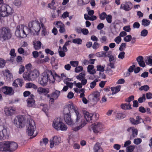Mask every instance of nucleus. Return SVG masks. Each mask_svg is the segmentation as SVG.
Listing matches in <instances>:
<instances>
[{
  "label": "nucleus",
  "instance_id": "obj_1",
  "mask_svg": "<svg viewBox=\"0 0 152 152\" xmlns=\"http://www.w3.org/2000/svg\"><path fill=\"white\" fill-rule=\"evenodd\" d=\"M74 112L73 120L75 123L79 125V126L73 128L75 131L79 130L85 125L86 122L83 120L82 115L78 111L77 108L72 104H69L64 106L63 110L64 115L70 114V113Z\"/></svg>",
  "mask_w": 152,
  "mask_h": 152
},
{
  "label": "nucleus",
  "instance_id": "obj_2",
  "mask_svg": "<svg viewBox=\"0 0 152 152\" xmlns=\"http://www.w3.org/2000/svg\"><path fill=\"white\" fill-rule=\"evenodd\" d=\"M43 24L42 22L35 21L33 23H30L28 24L30 33L31 35H38L41 28H43Z\"/></svg>",
  "mask_w": 152,
  "mask_h": 152
},
{
  "label": "nucleus",
  "instance_id": "obj_3",
  "mask_svg": "<svg viewBox=\"0 0 152 152\" xmlns=\"http://www.w3.org/2000/svg\"><path fill=\"white\" fill-rule=\"evenodd\" d=\"M30 32L29 28L27 26L21 25L17 26L15 34L18 37L25 38L30 34Z\"/></svg>",
  "mask_w": 152,
  "mask_h": 152
},
{
  "label": "nucleus",
  "instance_id": "obj_4",
  "mask_svg": "<svg viewBox=\"0 0 152 152\" xmlns=\"http://www.w3.org/2000/svg\"><path fill=\"white\" fill-rule=\"evenodd\" d=\"M13 10L10 6L5 7L4 6L0 7V22L2 23L4 21L5 17L11 15Z\"/></svg>",
  "mask_w": 152,
  "mask_h": 152
},
{
  "label": "nucleus",
  "instance_id": "obj_5",
  "mask_svg": "<svg viewBox=\"0 0 152 152\" xmlns=\"http://www.w3.org/2000/svg\"><path fill=\"white\" fill-rule=\"evenodd\" d=\"M53 126L57 131H65L68 129L67 126L64 122L60 118H58L54 119L53 122Z\"/></svg>",
  "mask_w": 152,
  "mask_h": 152
},
{
  "label": "nucleus",
  "instance_id": "obj_6",
  "mask_svg": "<svg viewBox=\"0 0 152 152\" xmlns=\"http://www.w3.org/2000/svg\"><path fill=\"white\" fill-rule=\"evenodd\" d=\"M39 75V71L34 69L30 71L29 73L25 72L23 74V77L25 80L33 81L36 79Z\"/></svg>",
  "mask_w": 152,
  "mask_h": 152
},
{
  "label": "nucleus",
  "instance_id": "obj_7",
  "mask_svg": "<svg viewBox=\"0 0 152 152\" xmlns=\"http://www.w3.org/2000/svg\"><path fill=\"white\" fill-rule=\"evenodd\" d=\"M12 36L10 30L8 28L3 27L0 28V39L8 40L11 38Z\"/></svg>",
  "mask_w": 152,
  "mask_h": 152
},
{
  "label": "nucleus",
  "instance_id": "obj_8",
  "mask_svg": "<svg viewBox=\"0 0 152 152\" xmlns=\"http://www.w3.org/2000/svg\"><path fill=\"white\" fill-rule=\"evenodd\" d=\"M13 123L15 126L20 128H23L26 124V121L24 117L19 115L14 119Z\"/></svg>",
  "mask_w": 152,
  "mask_h": 152
},
{
  "label": "nucleus",
  "instance_id": "obj_9",
  "mask_svg": "<svg viewBox=\"0 0 152 152\" xmlns=\"http://www.w3.org/2000/svg\"><path fill=\"white\" fill-rule=\"evenodd\" d=\"M27 132L29 136L33 135L35 130L36 129L35 123L33 120L30 119L27 122Z\"/></svg>",
  "mask_w": 152,
  "mask_h": 152
},
{
  "label": "nucleus",
  "instance_id": "obj_10",
  "mask_svg": "<svg viewBox=\"0 0 152 152\" xmlns=\"http://www.w3.org/2000/svg\"><path fill=\"white\" fill-rule=\"evenodd\" d=\"M91 127L94 132L97 133H101L102 131L103 125L101 123L96 122L91 125Z\"/></svg>",
  "mask_w": 152,
  "mask_h": 152
},
{
  "label": "nucleus",
  "instance_id": "obj_11",
  "mask_svg": "<svg viewBox=\"0 0 152 152\" xmlns=\"http://www.w3.org/2000/svg\"><path fill=\"white\" fill-rule=\"evenodd\" d=\"M9 131L6 126L3 125H0V140H3L8 136Z\"/></svg>",
  "mask_w": 152,
  "mask_h": 152
},
{
  "label": "nucleus",
  "instance_id": "obj_12",
  "mask_svg": "<svg viewBox=\"0 0 152 152\" xmlns=\"http://www.w3.org/2000/svg\"><path fill=\"white\" fill-rule=\"evenodd\" d=\"M0 91L5 95L11 96L14 93L12 88L10 87L4 86L0 89Z\"/></svg>",
  "mask_w": 152,
  "mask_h": 152
},
{
  "label": "nucleus",
  "instance_id": "obj_13",
  "mask_svg": "<svg viewBox=\"0 0 152 152\" xmlns=\"http://www.w3.org/2000/svg\"><path fill=\"white\" fill-rule=\"evenodd\" d=\"M61 142V138L57 136L53 137L50 140V147L52 148L54 146L58 145Z\"/></svg>",
  "mask_w": 152,
  "mask_h": 152
},
{
  "label": "nucleus",
  "instance_id": "obj_14",
  "mask_svg": "<svg viewBox=\"0 0 152 152\" xmlns=\"http://www.w3.org/2000/svg\"><path fill=\"white\" fill-rule=\"evenodd\" d=\"M100 95L98 92H95L90 94L89 98L94 104L96 103L99 100Z\"/></svg>",
  "mask_w": 152,
  "mask_h": 152
},
{
  "label": "nucleus",
  "instance_id": "obj_15",
  "mask_svg": "<svg viewBox=\"0 0 152 152\" xmlns=\"http://www.w3.org/2000/svg\"><path fill=\"white\" fill-rule=\"evenodd\" d=\"M56 27L59 28V31L61 33L65 34L66 32L65 26L61 21H57L54 22Z\"/></svg>",
  "mask_w": 152,
  "mask_h": 152
},
{
  "label": "nucleus",
  "instance_id": "obj_16",
  "mask_svg": "<svg viewBox=\"0 0 152 152\" xmlns=\"http://www.w3.org/2000/svg\"><path fill=\"white\" fill-rule=\"evenodd\" d=\"M48 75L47 73H43L41 79L39 80V83L42 86H45L48 81Z\"/></svg>",
  "mask_w": 152,
  "mask_h": 152
},
{
  "label": "nucleus",
  "instance_id": "obj_17",
  "mask_svg": "<svg viewBox=\"0 0 152 152\" xmlns=\"http://www.w3.org/2000/svg\"><path fill=\"white\" fill-rule=\"evenodd\" d=\"M9 143L8 141L0 143V151H10Z\"/></svg>",
  "mask_w": 152,
  "mask_h": 152
},
{
  "label": "nucleus",
  "instance_id": "obj_18",
  "mask_svg": "<svg viewBox=\"0 0 152 152\" xmlns=\"http://www.w3.org/2000/svg\"><path fill=\"white\" fill-rule=\"evenodd\" d=\"M15 110V108L12 107H5L4 108L5 114L7 116H11L13 115Z\"/></svg>",
  "mask_w": 152,
  "mask_h": 152
},
{
  "label": "nucleus",
  "instance_id": "obj_19",
  "mask_svg": "<svg viewBox=\"0 0 152 152\" xmlns=\"http://www.w3.org/2000/svg\"><path fill=\"white\" fill-rule=\"evenodd\" d=\"M34 96L32 94L26 100L27 106L28 107H35V101L34 99Z\"/></svg>",
  "mask_w": 152,
  "mask_h": 152
},
{
  "label": "nucleus",
  "instance_id": "obj_20",
  "mask_svg": "<svg viewBox=\"0 0 152 152\" xmlns=\"http://www.w3.org/2000/svg\"><path fill=\"white\" fill-rule=\"evenodd\" d=\"M84 116H83L82 114H81L83 118V120L86 121V124L87 122H90L93 120V114L91 113H89L87 111H84L83 112Z\"/></svg>",
  "mask_w": 152,
  "mask_h": 152
},
{
  "label": "nucleus",
  "instance_id": "obj_21",
  "mask_svg": "<svg viewBox=\"0 0 152 152\" xmlns=\"http://www.w3.org/2000/svg\"><path fill=\"white\" fill-rule=\"evenodd\" d=\"M127 131L129 132H132V133L130 135L129 139L130 140L133 139L138 134V130L137 129L134 127H130L127 129Z\"/></svg>",
  "mask_w": 152,
  "mask_h": 152
},
{
  "label": "nucleus",
  "instance_id": "obj_22",
  "mask_svg": "<svg viewBox=\"0 0 152 152\" xmlns=\"http://www.w3.org/2000/svg\"><path fill=\"white\" fill-rule=\"evenodd\" d=\"M132 7V3L128 1L124 4H121L120 9L124 10L126 11H128L130 10Z\"/></svg>",
  "mask_w": 152,
  "mask_h": 152
},
{
  "label": "nucleus",
  "instance_id": "obj_23",
  "mask_svg": "<svg viewBox=\"0 0 152 152\" xmlns=\"http://www.w3.org/2000/svg\"><path fill=\"white\" fill-rule=\"evenodd\" d=\"M73 121V120L71 118H69V119H66V120L65 121V122L68 125L72 126V129L75 132L78 131V130L75 131L73 129V128L79 126V125L75 123V121Z\"/></svg>",
  "mask_w": 152,
  "mask_h": 152
},
{
  "label": "nucleus",
  "instance_id": "obj_24",
  "mask_svg": "<svg viewBox=\"0 0 152 152\" xmlns=\"http://www.w3.org/2000/svg\"><path fill=\"white\" fill-rule=\"evenodd\" d=\"M131 122L133 124H137L141 122L142 121L140 117L139 116L136 117V119L131 118L130 119Z\"/></svg>",
  "mask_w": 152,
  "mask_h": 152
},
{
  "label": "nucleus",
  "instance_id": "obj_25",
  "mask_svg": "<svg viewBox=\"0 0 152 152\" xmlns=\"http://www.w3.org/2000/svg\"><path fill=\"white\" fill-rule=\"evenodd\" d=\"M136 60L140 66L144 67L145 66V64L144 61V58L142 56H138Z\"/></svg>",
  "mask_w": 152,
  "mask_h": 152
},
{
  "label": "nucleus",
  "instance_id": "obj_26",
  "mask_svg": "<svg viewBox=\"0 0 152 152\" xmlns=\"http://www.w3.org/2000/svg\"><path fill=\"white\" fill-rule=\"evenodd\" d=\"M10 142V151H13L15 150L17 148L18 145L17 144L14 142Z\"/></svg>",
  "mask_w": 152,
  "mask_h": 152
},
{
  "label": "nucleus",
  "instance_id": "obj_27",
  "mask_svg": "<svg viewBox=\"0 0 152 152\" xmlns=\"http://www.w3.org/2000/svg\"><path fill=\"white\" fill-rule=\"evenodd\" d=\"M37 92L40 94H46L49 92V90L48 88H45L39 87L37 88Z\"/></svg>",
  "mask_w": 152,
  "mask_h": 152
},
{
  "label": "nucleus",
  "instance_id": "obj_28",
  "mask_svg": "<svg viewBox=\"0 0 152 152\" xmlns=\"http://www.w3.org/2000/svg\"><path fill=\"white\" fill-rule=\"evenodd\" d=\"M94 152H103V150L101 147L100 144L96 143L94 145Z\"/></svg>",
  "mask_w": 152,
  "mask_h": 152
},
{
  "label": "nucleus",
  "instance_id": "obj_29",
  "mask_svg": "<svg viewBox=\"0 0 152 152\" xmlns=\"http://www.w3.org/2000/svg\"><path fill=\"white\" fill-rule=\"evenodd\" d=\"M34 47L36 50H38L41 48L42 43L39 41L35 40L33 42Z\"/></svg>",
  "mask_w": 152,
  "mask_h": 152
},
{
  "label": "nucleus",
  "instance_id": "obj_30",
  "mask_svg": "<svg viewBox=\"0 0 152 152\" xmlns=\"http://www.w3.org/2000/svg\"><path fill=\"white\" fill-rule=\"evenodd\" d=\"M94 66L92 65H89L87 67V72L90 74L94 75L96 73L95 69L94 68Z\"/></svg>",
  "mask_w": 152,
  "mask_h": 152
},
{
  "label": "nucleus",
  "instance_id": "obj_31",
  "mask_svg": "<svg viewBox=\"0 0 152 152\" xmlns=\"http://www.w3.org/2000/svg\"><path fill=\"white\" fill-rule=\"evenodd\" d=\"M84 19L86 20H90L91 21L94 20L96 19V16H89L88 14H85L84 15Z\"/></svg>",
  "mask_w": 152,
  "mask_h": 152
},
{
  "label": "nucleus",
  "instance_id": "obj_32",
  "mask_svg": "<svg viewBox=\"0 0 152 152\" xmlns=\"http://www.w3.org/2000/svg\"><path fill=\"white\" fill-rule=\"evenodd\" d=\"M60 91L56 90L51 94V97L54 98L55 99H56L60 95Z\"/></svg>",
  "mask_w": 152,
  "mask_h": 152
},
{
  "label": "nucleus",
  "instance_id": "obj_33",
  "mask_svg": "<svg viewBox=\"0 0 152 152\" xmlns=\"http://www.w3.org/2000/svg\"><path fill=\"white\" fill-rule=\"evenodd\" d=\"M121 89V86H118L115 87H111V91H112V94H115L118 92H119Z\"/></svg>",
  "mask_w": 152,
  "mask_h": 152
},
{
  "label": "nucleus",
  "instance_id": "obj_34",
  "mask_svg": "<svg viewBox=\"0 0 152 152\" xmlns=\"http://www.w3.org/2000/svg\"><path fill=\"white\" fill-rule=\"evenodd\" d=\"M90 0H77V4L78 5L83 6L88 4Z\"/></svg>",
  "mask_w": 152,
  "mask_h": 152
},
{
  "label": "nucleus",
  "instance_id": "obj_35",
  "mask_svg": "<svg viewBox=\"0 0 152 152\" xmlns=\"http://www.w3.org/2000/svg\"><path fill=\"white\" fill-rule=\"evenodd\" d=\"M121 107L124 110H130L131 109V105L130 104H122L121 105Z\"/></svg>",
  "mask_w": 152,
  "mask_h": 152
},
{
  "label": "nucleus",
  "instance_id": "obj_36",
  "mask_svg": "<svg viewBox=\"0 0 152 152\" xmlns=\"http://www.w3.org/2000/svg\"><path fill=\"white\" fill-rule=\"evenodd\" d=\"M151 23V21L145 19H143L141 21V24L144 27H147L149 26Z\"/></svg>",
  "mask_w": 152,
  "mask_h": 152
},
{
  "label": "nucleus",
  "instance_id": "obj_37",
  "mask_svg": "<svg viewBox=\"0 0 152 152\" xmlns=\"http://www.w3.org/2000/svg\"><path fill=\"white\" fill-rule=\"evenodd\" d=\"M26 87L27 88H33L34 89L37 88V86L34 84L31 83H27L26 84Z\"/></svg>",
  "mask_w": 152,
  "mask_h": 152
},
{
  "label": "nucleus",
  "instance_id": "obj_38",
  "mask_svg": "<svg viewBox=\"0 0 152 152\" xmlns=\"http://www.w3.org/2000/svg\"><path fill=\"white\" fill-rule=\"evenodd\" d=\"M76 78L77 79L80 81L85 78V74L84 73H80L78 75L76 76Z\"/></svg>",
  "mask_w": 152,
  "mask_h": 152
},
{
  "label": "nucleus",
  "instance_id": "obj_39",
  "mask_svg": "<svg viewBox=\"0 0 152 152\" xmlns=\"http://www.w3.org/2000/svg\"><path fill=\"white\" fill-rule=\"evenodd\" d=\"M125 116V115L122 113H118L117 114L116 116V118L117 119V120L121 119L124 118Z\"/></svg>",
  "mask_w": 152,
  "mask_h": 152
},
{
  "label": "nucleus",
  "instance_id": "obj_40",
  "mask_svg": "<svg viewBox=\"0 0 152 152\" xmlns=\"http://www.w3.org/2000/svg\"><path fill=\"white\" fill-rule=\"evenodd\" d=\"M82 41L80 38H75L73 39L72 42L75 44H77L78 45H80L82 44Z\"/></svg>",
  "mask_w": 152,
  "mask_h": 152
},
{
  "label": "nucleus",
  "instance_id": "obj_41",
  "mask_svg": "<svg viewBox=\"0 0 152 152\" xmlns=\"http://www.w3.org/2000/svg\"><path fill=\"white\" fill-rule=\"evenodd\" d=\"M149 87L148 85H145L140 87L139 88V90L141 91L143 90L146 91L149 90Z\"/></svg>",
  "mask_w": 152,
  "mask_h": 152
},
{
  "label": "nucleus",
  "instance_id": "obj_42",
  "mask_svg": "<svg viewBox=\"0 0 152 152\" xmlns=\"http://www.w3.org/2000/svg\"><path fill=\"white\" fill-rule=\"evenodd\" d=\"M48 140L47 138H45L42 139V141H40V143L41 145H46L48 143Z\"/></svg>",
  "mask_w": 152,
  "mask_h": 152
},
{
  "label": "nucleus",
  "instance_id": "obj_43",
  "mask_svg": "<svg viewBox=\"0 0 152 152\" xmlns=\"http://www.w3.org/2000/svg\"><path fill=\"white\" fill-rule=\"evenodd\" d=\"M135 146L134 145H131L126 148V152H132Z\"/></svg>",
  "mask_w": 152,
  "mask_h": 152
},
{
  "label": "nucleus",
  "instance_id": "obj_44",
  "mask_svg": "<svg viewBox=\"0 0 152 152\" xmlns=\"http://www.w3.org/2000/svg\"><path fill=\"white\" fill-rule=\"evenodd\" d=\"M148 31L147 30L144 29L141 32L140 36L143 37H145L148 35Z\"/></svg>",
  "mask_w": 152,
  "mask_h": 152
},
{
  "label": "nucleus",
  "instance_id": "obj_45",
  "mask_svg": "<svg viewBox=\"0 0 152 152\" xmlns=\"http://www.w3.org/2000/svg\"><path fill=\"white\" fill-rule=\"evenodd\" d=\"M5 60L2 58H0V68H3L5 64Z\"/></svg>",
  "mask_w": 152,
  "mask_h": 152
},
{
  "label": "nucleus",
  "instance_id": "obj_46",
  "mask_svg": "<svg viewBox=\"0 0 152 152\" xmlns=\"http://www.w3.org/2000/svg\"><path fill=\"white\" fill-rule=\"evenodd\" d=\"M142 142V139L140 138L134 139V143L136 145L140 144Z\"/></svg>",
  "mask_w": 152,
  "mask_h": 152
},
{
  "label": "nucleus",
  "instance_id": "obj_47",
  "mask_svg": "<svg viewBox=\"0 0 152 152\" xmlns=\"http://www.w3.org/2000/svg\"><path fill=\"white\" fill-rule=\"evenodd\" d=\"M145 94H143L142 97L138 99V101L140 103H142L145 101Z\"/></svg>",
  "mask_w": 152,
  "mask_h": 152
},
{
  "label": "nucleus",
  "instance_id": "obj_48",
  "mask_svg": "<svg viewBox=\"0 0 152 152\" xmlns=\"http://www.w3.org/2000/svg\"><path fill=\"white\" fill-rule=\"evenodd\" d=\"M70 64L73 67H76L79 64V62L77 61H71L70 62Z\"/></svg>",
  "mask_w": 152,
  "mask_h": 152
},
{
  "label": "nucleus",
  "instance_id": "obj_49",
  "mask_svg": "<svg viewBox=\"0 0 152 152\" xmlns=\"http://www.w3.org/2000/svg\"><path fill=\"white\" fill-rule=\"evenodd\" d=\"M104 67L105 66H104L100 65H98L96 66L97 70L102 72H104Z\"/></svg>",
  "mask_w": 152,
  "mask_h": 152
},
{
  "label": "nucleus",
  "instance_id": "obj_50",
  "mask_svg": "<svg viewBox=\"0 0 152 152\" xmlns=\"http://www.w3.org/2000/svg\"><path fill=\"white\" fill-rule=\"evenodd\" d=\"M107 15L105 12H103L99 15V18L101 20H104L106 18Z\"/></svg>",
  "mask_w": 152,
  "mask_h": 152
},
{
  "label": "nucleus",
  "instance_id": "obj_51",
  "mask_svg": "<svg viewBox=\"0 0 152 152\" xmlns=\"http://www.w3.org/2000/svg\"><path fill=\"white\" fill-rule=\"evenodd\" d=\"M83 70V67L81 66H78L76 67L75 69V72L78 73Z\"/></svg>",
  "mask_w": 152,
  "mask_h": 152
},
{
  "label": "nucleus",
  "instance_id": "obj_52",
  "mask_svg": "<svg viewBox=\"0 0 152 152\" xmlns=\"http://www.w3.org/2000/svg\"><path fill=\"white\" fill-rule=\"evenodd\" d=\"M98 82V80L95 79L93 81L90 83V87L91 88H94L96 85V83Z\"/></svg>",
  "mask_w": 152,
  "mask_h": 152
},
{
  "label": "nucleus",
  "instance_id": "obj_53",
  "mask_svg": "<svg viewBox=\"0 0 152 152\" xmlns=\"http://www.w3.org/2000/svg\"><path fill=\"white\" fill-rule=\"evenodd\" d=\"M145 61L147 64L152 66V59L150 57H148Z\"/></svg>",
  "mask_w": 152,
  "mask_h": 152
},
{
  "label": "nucleus",
  "instance_id": "obj_54",
  "mask_svg": "<svg viewBox=\"0 0 152 152\" xmlns=\"http://www.w3.org/2000/svg\"><path fill=\"white\" fill-rule=\"evenodd\" d=\"M125 53L124 52L122 51L118 56V58L121 59H123L125 57Z\"/></svg>",
  "mask_w": 152,
  "mask_h": 152
},
{
  "label": "nucleus",
  "instance_id": "obj_55",
  "mask_svg": "<svg viewBox=\"0 0 152 152\" xmlns=\"http://www.w3.org/2000/svg\"><path fill=\"white\" fill-rule=\"evenodd\" d=\"M132 39V37L131 35H128L126 36L124 38V40L126 42H129Z\"/></svg>",
  "mask_w": 152,
  "mask_h": 152
},
{
  "label": "nucleus",
  "instance_id": "obj_56",
  "mask_svg": "<svg viewBox=\"0 0 152 152\" xmlns=\"http://www.w3.org/2000/svg\"><path fill=\"white\" fill-rule=\"evenodd\" d=\"M123 29L125 31L127 32H129L131 30L130 26L129 25L125 26L124 27Z\"/></svg>",
  "mask_w": 152,
  "mask_h": 152
},
{
  "label": "nucleus",
  "instance_id": "obj_57",
  "mask_svg": "<svg viewBox=\"0 0 152 152\" xmlns=\"http://www.w3.org/2000/svg\"><path fill=\"white\" fill-rule=\"evenodd\" d=\"M126 43H122L121 44V45L119 48V50L121 51H123L126 48Z\"/></svg>",
  "mask_w": 152,
  "mask_h": 152
},
{
  "label": "nucleus",
  "instance_id": "obj_58",
  "mask_svg": "<svg viewBox=\"0 0 152 152\" xmlns=\"http://www.w3.org/2000/svg\"><path fill=\"white\" fill-rule=\"evenodd\" d=\"M106 19L107 22L109 23H111L112 22V16L111 15H108L106 17Z\"/></svg>",
  "mask_w": 152,
  "mask_h": 152
},
{
  "label": "nucleus",
  "instance_id": "obj_59",
  "mask_svg": "<svg viewBox=\"0 0 152 152\" xmlns=\"http://www.w3.org/2000/svg\"><path fill=\"white\" fill-rule=\"evenodd\" d=\"M42 28V29L41 33L42 35V36H46L48 35V32L46 31L45 27L43 26V28Z\"/></svg>",
  "mask_w": 152,
  "mask_h": 152
},
{
  "label": "nucleus",
  "instance_id": "obj_60",
  "mask_svg": "<svg viewBox=\"0 0 152 152\" xmlns=\"http://www.w3.org/2000/svg\"><path fill=\"white\" fill-rule=\"evenodd\" d=\"M121 41V38L120 36L117 37L114 39L115 42L118 44H119Z\"/></svg>",
  "mask_w": 152,
  "mask_h": 152
},
{
  "label": "nucleus",
  "instance_id": "obj_61",
  "mask_svg": "<svg viewBox=\"0 0 152 152\" xmlns=\"http://www.w3.org/2000/svg\"><path fill=\"white\" fill-rule=\"evenodd\" d=\"M85 89L83 88L81 89L80 90L79 93H80V97L83 98L85 96L84 94Z\"/></svg>",
  "mask_w": 152,
  "mask_h": 152
},
{
  "label": "nucleus",
  "instance_id": "obj_62",
  "mask_svg": "<svg viewBox=\"0 0 152 152\" xmlns=\"http://www.w3.org/2000/svg\"><path fill=\"white\" fill-rule=\"evenodd\" d=\"M21 1L19 0H15L14 2V4L17 7H20L21 5Z\"/></svg>",
  "mask_w": 152,
  "mask_h": 152
},
{
  "label": "nucleus",
  "instance_id": "obj_63",
  "mask_svg": "<svg viewBox=\"0 0 152 152\" xmlns=\"http://www.w3.org/2000/svg\"><path fill=\"white\" fill-rule=\"evenodd\" d=\"M25 67H24L22 65H21L20 66L19 69V73L20 74H21L24 72V71Z\"/></svg>",
  "mask_w": 152,
  "mask_h": 152
},
{
  "label": "nucleus",
  "instance_id": "obj_64",
  "mask_svg": "<svg viewBox=\"0 0 152 152\" xmlns=\"http://www.w3.org/2000/svg\"><path fill=\"white\" fill-rule=\"evenodd\" d=\"M99 46V44L97 42H94L92 46V48L94 49H97Z\"/></svg>",
  "mask_w": 152,
  "mask_h": 152
}]
</instances>
